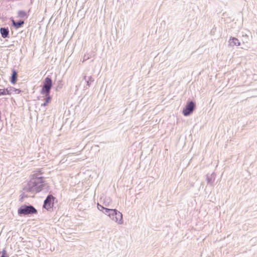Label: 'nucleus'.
I'll return each instance as SVG.
<instances>
[{"mask_svg": "<svg viewBox=\"0 0 257 257\" xmlns=\"http://www.w3.org/2000/svg\"><path fill=\"white\" fill-rule=\"evenodd\" d=\"M44 178L39 176L36 174L32 175V177L24 186L23 190L26 192L37 193L41 192L45 186Z\"/></svg>", "mask_w": 257, "mask_h": 257, "instance_id": "1", "label": "nucleus"}, {"mask_svg": "<svg viewBox=\"0 0 257 257\" xmlns=\"http://www.w3.org/2000/svg\"><path fill=\"white\" fill-rule=\"evenodd\" d=\"M37 213V210L30 204L22 205L18 209V214L20 216H29Z\"/></svg>", "mask_w": 257, "mask_h": 257, "instance_id": "2", "label": "nucleus"}, {"mask_svg": "<svg viewBox=\"0 0 257 257\" xmlns=\"http://www.w3.org/2000/svg\"><path fill=\"white\" fill-rule=\"evenodd\" d=\"M52 87V79L50 76H47L43 81V85L40 93L42 95H49Z\"/></svg>", "mask_w": 257, "mask_h": 257, "instance_id": "3", "label": "nucleus"}, {"mask_svg": "<svg viewBox=\"0 0 257 257\" xmlns=\"http://www.w3.org/2000/svg\"><path fill=\"white\" fill-rule=\"evenodd\" d=\"M56 200V197L51 194H49L44 201L43 208L51 212L53 210V208L54 205V202Z\"/></svg>", "mask_w": 257, "mask_h": 257, "instance_id": "4", "label": "nucleus"}, {"mask_svg": "<svg viewBox=\"0 0 257 257\" xmlns=\"http://www.w3.org/2000/svg\"><path fill=\"white\" fill-rule=\"evenodd\" d=\"M196 109V103L192 100L188 101L182 110L183 114L185 116L191 115Z\"/></svg>", "mask_w": 257, "mask_h": 257, "instance_id": "5", "label": "nucleus"}, {"mask_svg": "<svg viewBox=\"0 0 257 257\" xmlns=\"http://www.w3.org/2000/svg\"><path fill=\"white\" fill-rule=\"evenodd\" d=\"M12 92H15L16 93L19 94L21 92L19 89L15 88L13 87H9L7 88L0 89V96L5 95L7 94L10 95Z\"/></svg>", "mask_w": 257, "mask_h": 257, "instance_id": "6", "label": "nucleus"}, {"mask_svg": "<svg viewBox=\"0 0 257 257\" xmlns=\"http://www.w3.org/2000/svg\"><path fill=\"white\" fill-rule=\"evenodd\" d=\"M18 72L15 69H12L11 76L10 77V81L12 84H15L18 80Z\"/></svg>", "mask_w": 257, "mask_h": 257, "instance_id": "7", "label": "nucleus"}, {"mask_svg": "<svg viewBox=\"0 0 257 257\" xmlns=\"http://www.w3.org/2000/svg\"><path fill=\"white\" fill-rule=\"evenodd\" d=\"M10 20L12 23V26L14 27L16 29H18L22 27L24 24V21L20 20L18 22H16L14 20L13 17H11L10 18Z\"/></svg>", "mask_w": 257, "mask_h": 257, "instance_id": "8", "label": "nucleus"}, {"mask_svg": "<svg viewBox=\"0 0 257 257\" xmlns=\"http://www.w3.org/2000/svg\"><path fill=\"white\" fill-rule=\"evenodd\" d=\"M9 29L8 27H2L0 28V33L3 38H9Z\"/></svg>", "mask_w": 257, "mask_h": 257, "instance_id": "9", "label": "nucleus"}, {"mask_svg": "<svg viewBox=\"0 0 257 257\" xmlns=\"http://www.w3.org/2000/svg\"><path fill=\"white\" fill-rule=\"evenodd\" d=\"M115 221L116 222H117L119 224H121L123 223V219H122V214L121 212L116 210V212L115 213Z\"/></svg>", "mask_w": 257, "mask_h": 257, "instance_id": "10", "label": "nucleus"}, {"mask_svg": "<svg viewBox=\"0 0 257 257\" xmlns=\"http://www.w3.org/2000/svg\"><path fill=\"white\" fill-rule=\"evenodd\" d=\"M229 45L230 46H238L240 45V43L239 40L235 37H230L228 41Z\"/></svg>", "mask_w": 257, "mask_h": 257, "instance_id": "11", "label": "nucleus"}, {"mask_svg": "<svg viewBox=\"0 0 257 257\" xmlns=\"http://www.w3.org/2000/svg\"><path fill=\"white\" fill-rule=\"evenodd\" d=\"M46 96V98L44 99L45 101L41 104V106L45 107L46 106L49 102H51L52 100V96L50 95H44Z\"/></svg>", "mask_w": 257, "mask_h": 257, "instance_id": "12", "label": "nucleus"}, {"mask_svg": "<svg viewBox=\"0 0 257 257\" xmlns=\"http://www.w3.org/2000/svg\"><path fill=\"white\" fill-rule=\"evenodd\" d=\"M214 179L212 177V175L207 174L206 175V181L208 185H212Z\"/></svg>", "mask_w": 257, "mask_h": 257, "instance_id": "13", "label": "nucleus"}, {"mask_svg": "<svg viewBox=\"0 0 257 257\" xmlns=\"http://www.w3.org/2000/svg\"><path fill=\"white\" fill-rule=\"evenodd\" d=\"M18 16L20 18L27 17V13L23 10H20L18 12Z\"/></svg>", "mask_w": 257, "mask_h": 257, "instance_id": "14", "label": "nucleus"}, {"mask_svg": "<svg viewBox=\"0 0 257 257\" xmlns=\"http://www.w3.org/2000/svg\"><path fill=\"white\" fill-rule=\"evenodd\" d=\"M115 209H109L107 208L104 211V214L107 215L108 216H110V215H112L113 212H114Z\"/></svg>", "mask_w": 257, "mask_h": 257, "instance_id": "15", "label": "nucleus"}, {"mask_svg": "<svg viewBox=\"0 0 257 257\" xmlns=\"http://www.w3.org/2000/svg\"><path fill=\"white\" fill-rule=\"evenodd\" d=\"M94 81V79L91 76H90L89 77H88V79L86 80L87 86H88V87H90L91 83L93 82Z\"/></svg>", "mask_w": 257, "mask_h": 257, "instance_id": "16", "label": "nucleus"}, {"mask_svg": "<svg viewBox=\"0 0 257 257\" xmlns=\"http://www.w3.org/2000/svg\"><path fill=\"white\" fill-rule=\"evenodd\" d=\"M97 208L99 210L101 211L103 213H104V211L105 209H107V208L104 207L102 205H100L99 204H97Z\"/></svg>", "mask_w": 257, "mask_h": 257, "instance_id": "17", "label": "nucleus"}, {"mask_svg": "<svg viewBox=\"0 0 257 257\" xmlns=\"http://www.w3.org/2000/svg\"><path fill=\"white\" fill-rule=\"evenodd\" d=\"M0 257H9L7 251L3 249L2 251H0Z\"/></svg>", "mask_w": 257, "mask_h": 257, "instance_id": "18", "label": "nucleus"}, {"mask_svg": "<svg viewBox=\"0 0 257 257\" xmlns=\"http://www.w3.org/2000/svg\"><path fill=\"white\" fill-rule=\"evenodd\" d=\"M116 212V209H115V211L114 212H113L112 215H110V218L112 220H114L115 219V213Z\"/></svg>", "mask_w": 257, "mask_h": 257, "instance_id": "19", "label": "nucleus"}, {"mask_svg": "<svg viewBox=\"0 0 257 257\" xmlns=\"http://www.w3.org/2000/svg\"><path fill=\"white\" fill-rule=\"evenodd\" d=\"M61 83H62L61 80H59L58 81V86L57 87L56 90H57L58 88H61L62 87L63 84Z\"/></svg>", "mask_w": 257, "mask_h": 257, "instance_id": "20", "label": "nucleus"}, {"mask_svg": "<svg viewBox=\"0 0 257 257\" xmlns=\"http://www.w3.org/2000/svg\"><path fill=\"white\" fill-rule=\"evenodd\" d=\"M89 58V57L88 56H86V55H84L83 61L88 60Z\"/></svg>", "mask_w": 257, "mask_h": 257, "instance_id": "21", "label": "nucleus"}, {"mask_svg": "<svg viewBox=\"0 0 257 257\" xmlns=\"http://www.w3.org/2000/svg\"><path fill=\"white\" fill-rule=\"evenodd\" d=\"M83 79H84V80H85V81H86V80H87V79H86V76H85H85H84V77H83Z\"/></svg>", "mask_w": 257, "mask_h": 257, "instance_id": "22", "label": "nucleus"}]
</instances>
